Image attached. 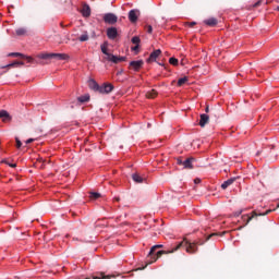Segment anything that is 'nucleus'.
I'll return each mask as SVG.
<instances>
[{
  "mask_svg": "<svg viewBox=\"0 0 279 279\" xmlns=\"http://www.w3.org/2000/svg\"><path fill=\"white\" fill-rule=\"evenodd\" d=\"M197 245H204V243H199V242H189V240L186 239H183L182 242H180L175 247H173L172 250L170 251H158L156 253V250H160L163 247L162 244H157V245H154L151 248H150V252L148 254V256L150 258H153V260L150 262L151 263H156L158 260V258H160V256H162V254H173V252H178V250H180L181 247H185V252L187 254H196L197 252Z\"/></svg>",
  "mask_w": 279,
  "mask_h": 279,
  "instance_id": "f257e3e1",
  "label": "nucleus"
},
{
  "mask_svg": "<svg viewBox=\"0 0 279 279\" xmlns=\"http://www.w3.org/2000/svg\"><path fill=\"white\" fill-rule=\"evenodd\" d=\"M37 58L39 60H69L66 53H40Z\"/></svg>",
  "mask_w": 279,
  "mask_h": 279,
  "instance_id": "f03ea898",
  "label": "nucleus"
},
{
  "mask_svg": "<svg viewBox=\"0 0 279 279\" xmlns=\"http://www.w3.org/2000/svg\"><path fill=\"white\" fill-rule=\"evenodd\" d=\"M269 213H271V209L266 210L264 214H257L256 211H252L251 217L247 215L242 216V219L246 221L244 226H247V223H250V221H252L255 217H265V215H269Z\"/></svg>",
  "mask_w": 279,
  "mask_h": 279,
  "instance_id": "7ed1b4c3",
  "label": "nucleus"
},
{
  "mask_svg": "<svg viewBox=\"0 0 279 279\" xmlns=\"http://www.w3.org/2000/svg\"><path fill=\"white\" fill-rule=\"evenodd\" d=\"M112 90H114V85H112L111 83H105L100 85V89L98 93H100V95H109V93H112Z\"/></svg>",
  "mask_w": 279,
  "mask_h": 279,
  "instance_id": "20e7f679",
  "label": "nucleus"
},
{
  "mask_svg": "<svg viewBox=\"0 0 279 279\" xmlns=\"http://www.w3.org/2000/svg\"><path fill=\"white\" fill-rule=\"evenodd\" d=\"M104 21H105V23H108L109 25H114V23H117V21H119V17H117V15L113 13H107L104 15Z\"/></svg>",
  "mask_w": 279,
  "mask_h": 279,
  "instance_id": "39448f33",
  "label": "nucleus"
},
{
  "mask_svg": "<svg viewBox=\"0 0 279 279\" xmlns=\"http://www.w3.org/2000/svg\"><path fill=\"white\" fill-rule=\"evenodd\" d=\"M100 49L104 53V60H107L108 62H110L112 60V58H110V56H113L112 53L108 52V41H105L101 46Z\"/></svg>",
  "mask_w": 279,
  "mask_h": 279,
  "instance_id": "423d86ee",
  "label": "nucleus"
},
{
  "mask_svg": "<svg viewBox=\"0 0 279 279\" xmlns=\"http://www.w3.org/2000/svg\"><path fill=\"white\" fill-rule=\"evenodd\" d=\"M209 121H210V116L206 114V113H203V114H201L198 125L201 128H206V125H208Z\"/></svg>",
  "mask_w": 279,
  "mask_h": 279,
  "instance_id": "0eeeda50",
  "label": "nucleus"
},
{
  "mask_svg": "<svg viewBox=\"0 0 279 279\" xmlns=\"http://www.w3.org/2000/svg\"><path fill=\"white\" fill-rule=\"evenodd\" d=\"M107 36L109 40H114L119 36V32L117 31V27H109L107 29Z\"/></svg>",
  "mask_w": 279,
  "mask_h": 279,
  "instance_id": "6e6552de",
  "label": "nucleus"
},
{
  "mask_svg": "<svg viewBox=\"0 0 279 279\" xmlns=\"http://www.w3.org/2000/svg\"><path fill=\"white\" fill-rule=\"evenodd\" d=\"M143 60H138V61H131L130 62V69H132L133 71H141V69H143Z\"/></svg>",
  "mask_w": 279,
  "mask_h": 279,
  "instance_id": "1a4fd4ad",
  "label": "nucleus"
},
{
  "mask_svg": "<svg viewBox=\"0 0 279 279\" xmlns=\"http://www.w3.org/2000/svg\"><path fill=\"white\" fill-rule=\"evenodd\" d=\"M0 119H2L3 123H10L12 116L7 110H0Z\"/></svg>",
  "mask_w": 279,
  "mask_h": 279,
  "instance_id": "9d476101",
  "label": "nucleus"
},
{
  "mask_svg": "<svg viewBox=\"0 0 279 279\" xmlns=\"http://www.w3.org/2000/svg\"><path fill=\"white\" fill-rule=\"evenodd\" d=\"M81 14L84 16V19H88V16H90V5L84 3L81 9Z\"/></svg>",
  "mask_w": 279,
  "mask_h": 279,
  "instance_id": "9b49d317",
  "label": "nucleus"
},
{
  "mask_svg": "<svg viewBox=\"0 0 279 279\" xmlns=\"http://www.w3.org/2000/svg\"><path fill=\"white\" fill-rule=\"evenodd\" d=\"M129 20L131 23H136L138 21V10H131L129 12Z\"/></svg>",
  "mask_w": 279,
  "mask_h": 279,
  "instance_id": "f8f14e48",
  "label": "nucleus"
},
{
  "mask_svg": "<svg viewBox=\"0 0 279 279\" xmlns=\"http://www.w3.org/2000/svg\"><path fill=\"white\" fill-rule=\"evenodd\" d=\"M24 65L25 63L23 61H14L13 63L2 66V69H16L19 66H24Z\"/></svg>",
  "mask_w": 279,
  "mask_h": 279,
  "instance_id": "ddd939ff",
  "label": "nucleus"
},
{
  "mask_svg": "<svg viewBox=\"0 0 279 279\" xmlns=\"http://www.w3.org/2000/svg\"><path fill=\"white\" fill-rule=\"evenodd\" d=\"M160 53H162V50L157 49L155 51H153L147 60V62H154L156 61V59L160 56Z\"/></svg>",
  "mask_w": 279,
  "mask_h": 279,
  "instance_id": "4468645a",
  "label": "nucleus"
},
{
  "mask_svg": "<svg viewBox=\"0 0 279 279\" xmlns=\"http://www.w3.org/2000/svg\"><path fill=\"white\" fill-rule=\"evenodd\" d=\"M88 85L92 90H95V93H99L100 85L95 80H90Z\"/></svg>",
  "mask_w": 279,
  "mask_h": 279,
  "instance_id": "2eb2a0df",
  "label": "nucleus"
},
{
  "mask_svg": "<svg viewBox=\"0 0 279 279\" xmlns=\"http://www.w3.org/2000/svg\"><path fill=\"white\" fill-rule=\"evenodd\" d=\"M195 159L193 157H190L183 161L184 169H193V161Z\"/></svg>",
  "mask_w": 279,
  "mask_h": 279,
  "instance_id": "dca6fc26",
  "label": "nucleus"
},
{
  "mask_svg": "<svg viewBox=\"0 0 279 279\" xmlns=\"http://www.w3.org/2000/svg\"><path fill=\"white\" fill-rule=\"evenodd\" d=\"M236 180V178H231V179H228L227 181H225L222 184H221V189H223V191H226V189H228V186H232V184H234V181Z\"/></svg>",
  "mask_w": 279,
  "mask_h": 279,
  "instance_id": "f3484780",
  "label": "nucleus"
},
{
  "mask_svg": "<svg viewBox=\"0 0 279 279\" xmlns=\"http://www.w3.org/2000/svg\"><path fill=\"white\" fill-rule=\"evenodd\" d=\"M22 58H24L29 64H34V62H35V64H47V62H45V61H36L32 57L24 56Z\"/></svg>",
  "mask_w": 279,
  "mask_h": 279,
  "instance_id": "a211bd4d",
  "label": "nucleus"
},
{
  "mask_svg": "<svg viewBox=\"0 0 279 279\" xmlns=\"http://www.w3.org/2000/svg\"><path fill=\"white\" fill-rule=\"evenodd\" d=\"M111 61L113 64H119V62H125V57H117V56H110Z\"/></svg>",
  "mask_w": 279,
  "mask_h": 279,
  "instance_id": "6ab92c4d",
  "label": "nucleus"
},
{
  "mask_svg": "<svg viewBox=\"0 0 279 279\" xmlns=\"http://www.w3.org/2000/svg\"><path fill=\"white\" fill-rule=\"evenodd\" d=\"M205 25H208L209 27H215L218 23L217 19L210 17L208 20L204 21Z\"/></svg>",
  "mask_w": 279,
  "mask_h": 279,
  "instance_id": "aec40b11",
  "label": "nucleus"
},
{
  "mask_svg": "<svg viewBox=\"0 0 279 279\" xmlns=\"http://www.w3.org/2000/svg\"><path fill=\"white\" fill-rule=\"evenodd\" d=\"M147 99H156L158 97V92L156 89H151L146 93Z\"/></svg>",
  "mask_w": 279,
  "mask_h": 279,
  "instance_id": "412c9836",
  "label": "nucleus"
},
{
  "mask_svg": "<svg viewBox=\"0 0 279 279\" xmlns=\"http://www.w3.org/2000/svg\"><path fill=\"white\" fill-rule=\"evenodd\" d=\"M132 180L134 181V182H136V184H143V177H141V174H138V173H133L132 174Z\"/></svg>",
  "mask_w": 279,
  "mask_h": 279,
  "instance_id": "4be33fe9",
  "label": "nucleus"
},
{
  "mask_svg": "<svg viewBox=\"0 0 279 279\" xmlns=\"http://www.w3.org/2000/svg\"><path fill=\"white\" fill-rule=\"evenodd\" d=\"M77 101H80V104H86V101H90V96L88 94L80 96Z\"/></svg>",
  "mask_w": 279,
  "mask_h": 279,
  "instance_id": "5701e85b",
  "label": "nucleus"
},
{
  "mask_svg": "<svg viewBox=\"0 0 279 279\" xmlns=\"http://www.w3.org/2000/svg\"><path fill=\"white\" fill-rule=\"evenodd\" d=\"M16 36H26L27 35V28H17L15 31Z\"/></svg>",
  "mask_w": 279,
  "mask_h": 279,
  "instance_id": "b1692460",
  "label": "nucleus"
},
{
  "mask_svg": "<svg viewBox=\"0 0 279 279\" xmlns=\"http://www.w3.org/2000/svg\"><path fill=\"white\" fill-rule=\"evenodd\" d=\"M205 112L208 114V112H211V114L217 119L219 117V112H217L215 109H210L209 106L205 108Z\"/></svg>",
  "mask_w": 279,
  "mask_h": 279,
  "instance_id": "393cba45",
  "label": "nucleus"
},
{
  "mask_svg": "<svg viewBox=\"0 0 279 279\" xmlns=\"http://www.w3.org/2000/svg\"><path fill=\"white\" fill-rule=\"evenodd\" d=\"M189 82V77L184 76L179 78L178 81V86H184V84H186Z\"/></svg>",
  "mask_w": 279,
  "mask_h": 279,
  "instance_id": "a878e982",
  "label": "nucleus"
},
{
  "mask_svg": "<svg viewBox=\"0 0 279 279\" xmlns=\"http://www.w3.org/2000/svg\"><path fill=\"white\" fill-rule=\"evenodd\" d=\"M89 197H90V199H99V197H101V194H99L97 192H92Z\"/></svg>",
  "mask_w": 279,
  "mask_h": 279,
  "instance_id": "bb28decb",
  "label": "nucleus"
},
{
  "mask_svg": "<svg viewBox=\"0 0 279 279\" xmlns=\"http://www.w3.org/2000/svg\"><path fill=\"white\" fill-rule=\"evenodd\" d=\"M131 43H133V45H141V37L134 36V37L131 39Z\"/></svg>",
  "mask_w": 279,
  "mask_h": 279,
  "instance_id": "cd10ccee",
  "label": "nucleus"
},
{
  "mask_svg": "<svg viewBox=\"0 0 279 279\" xmlns=\"http://www.w3.org/2000/svg\"><path fill=\"white\" fill-rule=\"evenodd\" d=\"M9 56H13L14 58H25V54H23L21 52H12Z\"/></svg>",
  "mask_w": 279,
  "mask_h": 279,
  "instance_id": "c85d7f7f",
  "label": "nucleus"
},
{
  "mask_svg": "<svg viewBox=\"0 0 279 279\" xmlns=\"http://www.w3.org/2000/svg\"><path fill=\"white\" fill-rule=\"evenodd\" d=\"M169 62H170V64H172V66H178V62H179V61H178L177 58H173V57H172V58L169 59Z\"/></svg>",
  "mask_w": 279,
  "mask_h": 279,
  "instance_id": "c756f323",
  "label": "nucleus"
},
{
  "mask_svg": "<svg viewBox=\"0 0 279 279\" xmlns=\"http://www.w3.org/2000/svg\"><path fill=\"white\" fill-rule=\"evenodd\" d=\"M78 40H80L81 43H86V40H88V35H86V34L82 35V36L78 38Z\"/></svg>",
  "mask_w": 279,
  "mask_h": 279,
  "instance_id": "7c9ffc66",
  "label": "nucleus"
},
{
  "mask_svg": "<svg viewBox=\"0 0 279 279\" xmlns=\"http://www.w3.org/2000/svg\"><path fill=\"white\" fill-rule=\"evenodd\" d=\"M16 147L17 149H21V147L23 146V143H21V140L16 138Z\"/></svg>",
  "mask_w": 279,
  "mask_h": 279,
  "instance_id": "2f4dec72",
  "label": "nucleus"
},
{
  "mask_svg": "<svg viewBox=\"0 0 279 279\" xmlns=\"http://www.w3.org/2000/svg\"><path fill=\"white\" fill-rule=\"evenodd\" d=\"M213 236H219V233H211L207 236L206 241H210V239H213Z\"/></svg>",
  "mask_w": 279,
  "mask_h": 279,
  "instance_id": "473e14b6",
  "label": "nucleus"
},
{
  "mask_svg": "<svg viewBox=\"0 0 279 279\" xmlns=\"http://www.w3.org/2000/svg\"><path fill=\"white\" fill-rule=\"evenodd\" d=\"M146 32L147 34H151V32H154V28L151 27V25L146 26Z\"/></svg>",
  "mask_w": 279,
  "mask_h": 279,
  "instance_id": "72a5a7b5",
  "label": "nucleus"
},
{
  "mask_svg": "<svg viewBox=\"0 0 279 279\" xmlns=\"http://www.w3.org/2000/svg\"><path fill=\"white\" fill-rule=\"evenodd\" d=\"M177 165H180L181 167H183L184 161L182 160V158L177 159Z\"/></svg>",
  "mask_w": 279,
  "mask_h": 279,
  "instance_id": "f704fd0d",
  "label": "nucleus"
},
{
  "mask_svg": "<svg viewBox=\"0 0 279 279\" xmlns=\"http://www.w3.org/2000/svg\"><path fill=\"white\" fill-rule=\"evenodd\" d=\"M263 3V0H258L255 4H253V8H258Z\"/></svg>",
  "mask_w": 279,
  "mask_h": 279,
  "instance_id": "c9c22d12",
  "label": "nucleus"
},
{
  "mask_svg": "<svg viewBox=\"0 0 279 279\" xmlns=\"http://www.w3.org/2000/svg\"><path fill=\"white\" fill-rule=\"evenodd\" d=\"M242 214H243V209L235 211L234 217H241Z\"/></svg>",
  "mask_w": 279,
  "mask_h": 279,
  "instance_id": "e433bc0d",
  "label": "nucleus"
},
{
  "mask_svg": "<svg viewBox=\"0 0 279 279\" xmlns=\"http://www.w3.org/2000/svg\"><path fill=\"white\" fill-rule=\"evenodd\" d=\"M187 25H189L190 27H194V25H197V23H196V22H190V23H187Z\"/></svg>",
  "mask_w": 279,
  "mask_h": 279,
  "instance_id": "4c0bfd02",
  "label": "nucleus"
},
{
  "mask_svg": "<svg viewBox=\"0 0 279 279\" xmlns=\"http://www.w3.org/2000/svg\"><path fill=\"white\" fill-rule=\"evenodd\" d=\"M29 143H34V138H28V140L26 141V145H29Z\"/></svg>",
  "mask_w": 279,
  "mask_h": 279,
  "instance_id": "58836bf2",
  "label": "nucleus"
},
{
  "mask_svg": "<svg viewBox=\"0 0 279 279\" xmlns=\"http://www.w3.org/2000/svg\"><path fill=\"white\" fill-rule=\"evenodd\" d=\"M201 182H202V179H195V180H194V183H195V184H199Z\"/></svg>",
  "mask_w": 279,
  "mask_h": 279,
  "instance_id": "ea45409f",
  "label": "nucleus"
},
{
  "mask_svg": "<svg viewBox=\"0 0 279 279\" xmlns=\"http://www.w3.org/2000/svg\"><path fill=\"white\" fill-rule=\"evenodd\" d=\"M140 45H135L133 48H132V51H136L138 49Z\"/></svg>",
  "mask_w": 279,
  "mask_h": 279,
  "instance_id": "a19ab883",
  "label": "nucleus"
},
{
  "mask_svg": "<svg viewBox=\"0 0 279 279\" xmlns=\"http://www.w3.org/2000/svg\"><path fill=\"white\" fill-rule=\"evenodd\" d=\"M114 202H121V198L119 196L113 198Z\"/></svg>",
  "mask_w": 279,
  "mask_h": 279,
  "instance_id": "79ce46f5",
  "label": "nucleus"
},
{
  "mask_svg": "<svg viewBox=\"0 0 279 279\" xmlns=\"http://www.w3.org/2000/svg\"><path fill=\"white\" fill-rule=\"evenodd\" d=\"M9 167H12L13 169L16 168V163H11Z\"/></svg>",
  "mask_w": 279,
  "mask_h": 279,
  "instance_id": "37998d69",
  "label": "nucleus"
},
{
  "mask_svg": "<svg viewBox=\"0 0 279 279\" xmlns=\"http://www.w3.org/2000/svg\"><path fill=\"white\" fill-rule=\"evenodd\" d=\"M37 160H38V162H45V159H43V158H39Z\"/></svg>",
  "mask_w": 279,
  "mask_h": 279,
  "instance_id": "c03bdc74",
  "label": "nucleus"
},
{
  "mask_svg": "<svg viewBox=\"0 0 279 279\" xmlns=\"http://www.w3.org/2000/svg\"><path fill=\"white\" fill-rule=\"evenodd\" d=\"M226 234V232L221 233L220 236H223Z\"/></svg>",
  "mask_w": 279,
  "mask_h": 279,
  "instance_id": "a18cd8bd",
  "label": "nucleus"
}]
</instances>
